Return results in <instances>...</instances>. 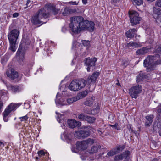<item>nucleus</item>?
I'll list each match as a JSON object with an SVG mask.
<instances>
[{
    "instance_id": "f257e3e1",
    "label": "nucleus",
    "mask_w": 161,
    "mask_h": 161,
    "mask_svg": "<svg viewBox=\"0 0 161 161\" xmlns=\"http://www.w3.org/2000/svg\"><path fill=\"white\" fill-rule=\"evenodd\" d=\"M69 26L70 30L75 34H78L84 30L92 32L94 30L95 24L92 21H89L81 16H74L70 19Z\"/></svg>"
},
{
    "instance_id": "f03ea898",
    "label": "nucleus",
    "mask_w": 161,
    "mask_h": 161,
    "mask_svg": "<svg viewBox=\"0 0 161 161\" xmlns=\"http://www.w3.org/2000/svg\"><path fill=\"white\" fill-rule=\"evenodd\" d=\"M49 16V13H46L44 8H42L32 16L31 21L32 24L36 25L42 23L41 19L43 18H47Z\"/></svg>"
},
{
    "instance_id": "7ed1b4c3",
    "label": "nucleus",
    "mask_w": 161,
    "mask_h": 161,
    "mask_svg": "<svg viewBox=\"0 0 161 161\" xmlns=\"http://www.w3.org/2000/svg\"><path fill=\"white\" fill-rule=\"evenodd\" d=\"M86 83V81L84 79L75 80H73L69 86L70 90L76 91L84 87Z\"/></svg>"
},
{
    "instance_id": "20e7f679",
    "label": "nucleus",
    "mask_w": 161,
    "mask_h": 161,
    "mask_svg": "<svg viewBox=\"0 0 161 161\" xmlns=\"http://www.w3.org/2000/svg\"><path fill=\"white\" fill-rule=\"evenodd\" d=\"M21 103H10L5 109L3 113V119L5 122H7L8 120V115L13 111L16 108L19 107L21 105Z\"/></svg>"
},
{
    "instance_id": "39448f33",
    "label": "nucleus",
    "mask_w": 161,
    "mask_h": 161,
    "mask_svg": "<svg viewBox=\"0 0 161 161\" xmlns=\"http://www.w3.org/2000/svg\"><path fill=\"white\" fill-rule=\"evenodd\" d=\"M155 57L154 56L149 55L144 60V65L145 67H147L146 70L147 72L152 70L154 68V62Z\"/></svg>"
},
{
    "instance_id": "423d86ee",
    "label": "nucleus",
    "mask_w": 161,
    "mask_h": 161,
    "mask_svg": "<svg viewBox=\"0 0 161 161\" xmlns=\"http://www.w3.org/2000/svg\"><path fill=\"white\" fill-rule=\"evenodd\" d=\"M130 21L132 26L136 25L139 23L141 18L139 17V14L134 10L130 11L129 12Z\"/></svg>"
},
{
    "instance_id": "0eeeda50",
    "label": "nucleus",
    "mask_w": 161,
    "mask_h": 161,
    "mask_svg": "<svg viewBox=\"0 0 161 161\" xmlns=\"http://www.w3.org/2000/svg\"><path fill=\"white\" fill-rule=\"evenodd\" d=\"M142 91L141 86L137 85L129 89V93L132 98L136 99Z\"/></svg>"
},
{
    "instance_id": "6e6552de",
    "label": "nucleus",
    "mask_w": 161,
    "mask_h": 161,
    "mask_svg": "<svg viewBox=\"0 0 161 161\" xmlns=\"http://www.w3.org/2000/svg\"><path fill=\"white\" fill-rule=\"evenodd\" d=\"M97 60V58L95 57L91 58L90 57H88L86 58L85 63L86 65L88 66L86 69L88 72L91 71V69H92V70H93V67L95 66V63Z\"/></svg>"
},
{
    "instance_id": "1a4fd4ad",
    "label": "nucleus",
    "mask_w": 161,
    "mask_h": 161,
    "mask_svg": "<svg viewBox=\"0 0 161 161\" xmlns=\"http://www.w3.org/2000/svg\"><path fill=\"white\" fill-rule=\"evenodd\" d=\"M19 34V31L17 29H13L11 31L8 35L9 42H16Z\"/></svg>"
},
{
    "instance_id": "9d476101",
    "label": "nucleus",
    "mask_w": 161,
    "mask_h": 161,
    "mask_svg": "<svg viewBox=\"0 0 161 161\" xmlns=\"http://www.w3.org/2000/svg\"><path fill=\"white\" fill-rule=\"evenodd\" d=\"M42 8H44L46 13H48L49 14L50 13L48 12L49 11H52V13L55 15L57 14L58 13V10L51 3H47Z\"/></svg>"
},
{
    "instance_id": "9b49d317",
    "label": "nucleus",
    "mask_w": 161,
    "mask_h": 161,
    "mask_svg": "<svg viewBox=\"0 0 161 161\" xmlns=\"http://www.w3.org/2000/svg\"><path fill=\"white\" fill-rule=\"evenodd\" d=\"M76 136L80 139L84 138L90 135V131L86 129H84L75 132Z\"/></svg>"
},
{
    "instance_id": "f8f14e48",
    "label": "nucleus",
    "mask_w": 161,
    "mask_h": 161,
    "mask_svg": "<svg viewBox=\"0 0 161 161\" xmlns=\"http://www.w3.org/2000/svg\"><path fill=\"white\" fill-rule=\"evenodd\" d=\"M6 73L8 77L13 80L17 78L18 77V73L13 69H8Z\"/></svg>"
},
{
    "instance_id": "ddd939ff",
    "label": "nucleus",
    "mask_w": 161,
    "mask_h": 161,
    "mask_svg": "<svg viewBox=\"0 0 161 161\" xmlns=\"http://www.w3.org/2000/svg\"><path fill=\"white\" fill-rule=\"evenodd\" d=\"M153 14L156 23L158 24L161 23V10L159 8H154Z\"/></svg>"
},
{
    "instance_id": "4468645a",
    "label": "nucleus",
    "mask_w": 161,
    "mask_h": 161,
    "mask_svg": "<svg viewBox=\"0 0 161 161\" xmlns=\"http://www.w3.org/2000/svg\"><path fill=\"white\" fill-rule=\"evenodd\" d=\"M25 45L24 43H22L19 49L17 51L16 54V57L17 58L19 59L20 61H23L24 58V55L23 51L20 48L21 46L23 47Z\"/></svg>"
},
{
    "instance_id": "2eb2a0df",
    "label": "nucleus",
    "mask_w": 161,
    "mask_h": 161,
    "mask_svg": "<svg viewBox=\"0 0 161 161\" xmlns=\"http://www.w3.org/2000/svg\"><path fill=\"white\" fill-rule=\"evenodd\" d=\"M67 123L69 126L71 128H74L77 126L79 127L81 125L80 122L72 119H69L67 121Z\"/></svg>"
},
{
    "instance_id": "dca6fc26",
    "label": "nucleus",
    "mask_w": 161,
    "mask_h": 161,
    "mask_svg": "<svg viewBox=\"0 0 161 161\" xmlns=\"http://www.w3.org/2000/svg\"><path fill=\"white\" fill-rule=\"evenodd\" d=\"M7 88L14 93L19 92L22 90L21 88L18 86H13L10 84L7 85Z\"/></svg>"
},
{
    "instance_id": "f3484780",
    "label": "nucleus",
    "mask_w": 161,
    "mask_h": 161,
    "mask_svg": "<svg viewBox=\"0 0 161 161\" xmlns=\"http://www.w3.org/2000/svg\"><path fill=\"white\" fill-rule=\"evenodd\" d=\"M151 48L147 46L143 47L137 50L136 52L137 55H143L149 52L150 51Z\"/></svg>"
},
{
    "instance_id": "a211bd4d",
    "label": "nucleus",
    "mask_w": 161,
    "mask_h": 161,
    "mask_svg": "<svg viewBox=\"0 0 161 161\" xmlns=\"http://www.w3.org/2000/svg\"><path fill=\"white\" fill-rule=\"evenodd\" d=\"M141 46V44L139 42L131 41L127 43L126 46L129 49H133L136 48L140 47Z\"/></svg>"
},
{
    "instance_id": "6ab92c4d",
    "label": "nucleus",
    "mask_w": 161,
    "mask_h": 161,
    "mask_svg": "<svg viewBox=\"0 0 161 161\" xmlns=\"http://www.w3.org/2000/svg\"><path fill=\"white\" fill-rule=\"evenodd\" d=\"M76 147L79 150H85L88 147L86 143L85 140L81 142H78L76 143Z\"/></svg>"
},
{
    "instance_id": "aec40b11",
    "label": "nucleus",
    "mask_w": 161,
    "mask_h": 161,
    "mask_svg": "<svg viewBox=\"0 0 161 161\" xmlns=\"http://www.w3.org/2000/svg\"><path fill=\"white\" fill-rule=\"evenodd\" d=\"M137 32V30L136 29L133 28L128 31L125 34L127 38H131L134 36L136 33Z\"/></svg>"
},
{
    "instance_id": "412c9836",
    "label": "nucleus",
    "mask_w": 161,
    "mask_h": 161,
    "mask_svg": "<svg viewBox=\"0 0 161 161\" xmlns=\"http://www.w3.org/2000/svg\"><path fill=\"white\" fill-rule=\"evenodd\" d=\"M99 75V73L98 72H94L91 76L88 77L87 79L88 82H95Z\"/></svg>"
},
{
    "instance_id": "4be33fe9",
    "label": "nucleus",
    "mask_w": 161,
    "mask_h": 161,
    "mask_svg": "<svg viewBox=\"0 0 161 161\" xmlns=\"http://www.w3.org/2000/svg\"><path fill=\"white\" fill-rule=\"evenodd\" d=\"M153 116L152 115H150L146 116L145 118L147 121L145 123V126L148 127L153 122Z\"/></svg>"
},
{
    "instance_id": "5701e85b",
    "label": "nucleus",
    "mask_w": 161,
    "mask_h": 161,
    "mask_svg": "<svg viewBox=\"0 0 161 161\" xmlns=\"http://www.w3.org/2000/svg\"><path fill=\"white\" fill-rule=\"evenodd\" d=\"M94 100V97H91L86 99L84 102V104L88 106H91L93 104Z\"/></svg>"
},
{
    "instance_id": "b1692460",
    "label": "nucleus",
    "mask_w": 161,
    "mask_h": 161,
    "mask_svg": "<svg viewBox=\"0 0 161 161\" xmlns=\"http://www.w3.org/2000/svg\"><path fill=\"white\" fill-rule=\"evenodd\" d=\"M161 127V119H159L155 122L153 126V129L154 130H156L157 129H159Z\"/></svg>"
},
{
    "instance_id": "393cba45",
    "label": "nucleus",
    "mask_w": 161,
    "mask_h": 161,
    "mask_svg": "<svg viewBox=\"0 0 161 161\" xmlns=\"http://www.w3.org/2000/svg\"><path fill=\"white\" fill-rule=\"evenodd\" d=\"M100 148L101 146L100 145L93 146L91 147L90 149L89 150V152L91 153H95L97 152L98 149Z\"/></svg>"
},
{
    "instance_id": "a878e982",
    "label": "nucleus",
    "mask_w": 161,
    "mask_h": 161,
    "mask_svg": "<svg viewBox=\"0 0 161 161\" xmlns=\"http://www.w3.org/2000/svg\"><path fill=\"white\" fill-rule=\"evenodd\" d=\"M10 43L9 49L13 52H15L16 49V42H9Z\"/></svg>"
},
{
    "instance_id": "bb28decb",
    "label": "nucleus",
    "mask_w": 161,
    "mask_h": 161,
    "mask_svg": "<svg viewBox=\"0 0 161 161\" xmlns=\"http://www.w3.org/2000/svg\"><path fill=\"white\" fill-rule=\"evenodd\" d=\"M146 75L143 73H140L137 76L136 81L137 82H139L144 78H146Z\"/></svg>"
},
{
    "instance_id": "cd10ccee",
    "label": "nucleus",
    "mask_w": 161,
    "mask_h": 161,
    "mask_svg": "<svg viewBox=\"0 0 161 161\" xmlns=\"http://www.w3.org/2000/svg\"><path fill=\"white\" fill-rule=\"evenodd\" d=\"M79 99V97H74L67 99V102L68 104H70L76 101Z\"/></svg>"
},
{
    "instance_id": "c85d7f7f",
    "label": "nucleus",
    "mask_w": 161,
    "mask_h": 161,
    "mask_svg": "<svg viewBox=\"0 0 161 161\" xmlns=\"http://www.w3.org/2000/svg\"><path fill=\"white\" fill-rule=\"evenodd\" d=\"M117 153V151H116L115 149H114L111 150L110 151L107 153V157H109L110 156H112Z\"/></svg>"
},
{
    "instance_id": "c756f323",
    "label": "nucleus",
    "mask_w": 161,
    "mask_h": 161,
    "mask_svg": "<svg viewBox=\"0 0 161 161\" xmlns=\"http://www.w3.org/2000/svg\"><path fill=\"white\" fill-rule=\"evenodd\" d=\"M87 116L83 113H81L78 115L77 118L81 121H84L86 120Z\"/></svg>"
},
{
    "instance_id": "7c9ffc66",
    "label": "nucleus",
    "mask_w": 161,
    "mask_h": 161,
    "mask_svg": "<svg viewBox=\"0 0 161 161\" xmlns=\"http://www.w3.org/2000/svg\"><path fill=\"white\" fill-rule=\"evenodd\" d=\"M95 120V118L93 117H91L87 116L86 119V121L90 123H92L94 122Z\"/></svg>"
},
{
    "instance_id": "2f4dec72",
    "label": "nucleus",
    "mask_w": 161,
    "mask_h": 161,
    "mask_svg": "<svg viewBox=\"0 0 161 161\" xmlns=\"http://www.w3.org/2000/svg\"><path fill=\"white\" fill-rule=\"evenodd\" d=\"M86 142V143L87 146L89 145H91L94 143V140L92 139L88 138L87 140H85Z\"/></svg>"
},
{
    "instance_id": "473e14b6",
    "label": "nucleus",
    "mask_w": 161,
    "mask_h": 161,
    "mask_svg": "<svg viewBox=\"0 0 161 161\" xmlns=\"http://www.w3.org/2000/svg\"><path fill=\"white\" fill-rule=\"evenodd\" d=\"M157 113L159 117L161 118V104H159L157 108Z\"/></svg>"
},
{
    "instance_id": "72a5a7b5",
    "label": "nucleus",
    "mask_w": 161,
    "mask_h": 161,
    "mask_svg": "<svg viewBox=\"0 0 161 161\" xmlns=\"http://www.w3.org/2000/svg\"><path fill=\"white\" fill-rule=\"evenodd\" d=\"M122 154L115 156L114 158V160L117 161L119 160H122L124 159Z\"/></svg>"
},
{
    "instance_id": "f704fd0d",
    "label": "nucleus",
    "mask_w": 161,
    "mask_h": 161,
    "mask_svg": "<svg viewBox=\"0 0 161 161\" xmlns=\"http://www.w3.org/2000/svg\"><path fill=\"white\" fill-rule=\"evenodd\" d=\"M82 42L83 45L85 46L89 47L90 46V42L89 41L82 40Z\"/></svg>"
},
{
    "instance_id": "c9c22d12",
    "label": "nucleus",
    "mask_w": 161,
    "mask_h": 161,
    "mask_svg": "<svg viewBox=\"0 0 161 161\" xmlns=\"http://www.w3.org/2000/svg\"><path fill=\"white\" fill-rule=\"evenodd\" d=\"M88 93V92L86 90H85L81 92L79 94L81 97L83 98L86 97Z\"/></svg>"
},
{
    "instance_id": "e433bc0d",
    "label": "nucleus",
    "mask_w": 161,
    "mask_h": 161,
    "mask_svg": "<svg viewBox=\"0 0 161 161\" xmlns=\"http://www.w3.org/2000/svg\"><path fill=\"white\" fill-rule=\"evenodd\" d=\"M125 148V146L124 145L119 146L116 147L114 149H115L117 151V153L119 152L122 151Z\"/></svg>"
},
{
    "instance_id": "4c0bfd02",
    "label": "nucleus",
    "mask_w": 161,
    "mask_h": 161,
    "mask_svg": "<svg viewBox=\"0 0 161 161\" xmlns=\"http://www.w3.org/2000/svg\"><path fill=\"white\" fill-rule=\"evenodd\" d=\"M133 1L136 4L139 6L143 4V0H134Z\"/></svg>"
},
{
    "instance_id": "58836bf2",
    "label": "nucleus",
    "mask_w": 161,
    "mask_h": 161,
    "mask_svg": "<svg viewBox=\"0 0 161 161\" xmlns=\"http://www.w3.org/2000/svg\"><path fill=\"white\" fill-rule=\"evenodd\" d=\"M70 13L69 10L68 8H65L64 12L62 13V14L64 16H67Z\"/></svg>"
},
{
    "instance_id": "ea45409f",
    "label": "nucleus",
    "mask_w": 161,
    "mask_h": 161,
    "mask_svg": "<svg viewBox=\"0 0 161 161\" xmlns=\"http://www.w3.org/2000/svg\"><path fill=\"white\" fill-rule=\"evenodd\" d=\"M28 118V117L27 115H26L23 117H20L19 118V119L21 121H26L27 120Z\"/></svg>"
},
{
    "instance_id": "a19ab883",
    "label": "nucleus",
    "mask_w": 161,
    "mask_h": 161,
    "mask_svg": "<svg viewBox=\"0 0 161 161\" xmlns=\"http://www.w3.org/2000/svg\"><path fill=\"white\" fill-rule=\"evenodd\" d=\"M46 153L43 150H41L37 152V154L39 157H41L45 155Z\"/></svg>"
},
{
    "instance_id": "79ce46f5",
    "label": "nucleus",
    "mask_w": 161,
    "mask_h": 161,
    "mask_svg": "<svg viewBox=\"0 0 161 161\" xmlns=\"http://www.w3.org/2000/svg\"><path fill=\"white\" fill-rule=\"evenodd\" d=\"M129 154L130 152L128 151H126L122 154L124 158H126L129 156Z\"/></svg>"
},
{
    "instance_id": "37998d69",
    "label": "nucleus",
    "mask_w": 161,
    "mask_h": 161,
    "mask_svg": "<svg viewBox=\"0 0 161 161\" xmlns=\"http://www.w3.org/2000/svg\"><path fill=\"white\" fill-rule=\"evenodd\" d=\"M155 51L156 53L161 54V45L156 46Z\"/></svg>"
},
{
    "instance_id": "c03bdc74",
    "label": "nucleus",
    "mask_w": 161,
    "mask_h": 161,
    "mask_svg": "<svg viewBox=\"0 0 161 161\" xmlns=\"http://www.w3.org/2000/svg\"><path fill=\"white\" fill-rule=\"evenodd\" d=\"M118 124L117 123H116L114 125H110V127L115 128V129H117V130H120V128L119 127H118Z\"/></svg>"
},
{
    "instance_id": "a18cd8bd",
    "label": "nucleus",
    "mask_w": 161,
    "mask_h": 161,
    "mask_svg": "<svg viewBox=\"0 0 161 161\" xmlns=\"http://www.w3.org/2000/svg\"><path fill=\"white\" fill-rule=\"evenodd\" d=\"M155 6L161 8V0H157L155 2Z\"/></svg>"
},
{
    "instance_id": "49530a36",
    "label": "nucleus",
    "mask_w": 161,
    "mask_h": 161,
    "mask_svg": "<svg viewBox=\"0 0 161 161\" xmlns=\"http://www.w3.org/2000/svg\"><path fill=\"white\" fill-rule=\"evenodd\" d=\"M161 64V60H158L156 61H154V67L157 65Z\"/></svg>"
},
{
    "instance_id": "de8ad7c7",
    "label": "nucleus",
    "mask_w": 161,
    "mask_h": 161,
    "mask_svg": "<svg viewBox=\"0 0 161 161\" xmlns=\"http://www.w3.org/2000/svg\"><path fill=\"white\" fill-rule=\"evenodd\" d=\"M84 112L86 114H90L91 113V110L85 108L84 109Z\"/></svg>"
},
{
    "instance_id": "09e8293b",
    "label": "nucleus",
    "mask_w": 161,
    "mask_h": 161,
    "mask_svg": "<svg viewBox=\"0 0 161 161\" xmlns=\"http://www.w3.org/2000/svg\"><path fill=\"white\" fill-rule=\"evenodd\" d=\"M0 95L1 96L6 95L7 92L4 91H2L0 92Z\"/></svg>"
},
{
    "instance_id": "8fccbe9b",
    "label": "nucleus",
    "mask_w": 161,
    "mask_h": 161,
    "mask_svg": "<svg viewBox=\"0 0 161 161\" xmlns=\"http://www.w3.org/2000/svg\"><path fill=\"white\" fill-rule=\"evenodd\" d=\"M120 0H111L110 2L112 4H115L119 2Z\"/></svg>"
},
{
    "instance_id": "3c124183",
    "label": "nucleus",
    "mask_w": 161,
    "mask_h": 161,
    "mask_svg": "<svg viewBox=\"0 0 161 161\" xmlns=\"http://www.w3.org/2000/svg\"><path fill=\"white\" fill-rule=\"evenodd\" d=\"M69 3L73 5H77L78 4V3H77L76 1H71L69 2Z\"/></svg>"
},
{
    "instance_id": "603ef678",
    "label": "nucleus",
    "mask_w": 161,
    "mask_h": 161,
    "mask_svg": "<svg viewBox=\"0 0 161 161\" xmlns=\"http://www.w3.org/2000/svg\"><path fill=\"white\" fill-rule=\"evenodd\" d=\"M19 15L18 13H14L13 15V17L14 18L17 17Z\"/></svg>"
},
{
    "instance_id": "864d4df0",
    "label": "nucleus",
    "mask_w": 161,
    "mask_h": 161,
    "mask_svg": "<svg viewBox=\"0 0 161 161\" xmlns=\"http://www.w3.org/2000/svg\"><path fill=\"white\" fill-rule=\"evenodd\" d=\"M56 113L58 114V118H60L62 117V115L59 113L56 112Z\"/></svg>"
},
{
    "instance_id": "5fc2aeb1",
    "label": "nucleus",
    "mask_w": 161,
    "mask_h": 161,
    "mask_svg": "<svg viewBox=\"0 0 161 161\" xmlns=\"http://www.w3.org/2000/svg\"><path fill=\"white\" fill-rule=\"evenodd\" d=\"M83 4H86L87 3V0H82Z\"/></svg>"
},
{
    "instance_id": "6e6d98bb",
    "label": "nucleus",
    "mask_w": 161,
    "mask_h": 161,
    "mask_svg": "<svg viewBox=\"0 0 161 161\" xmlns=\"http://www.w3.org/2000/svg\"><path fill=\"white\" fill-rule=\"evenodd\" d=\"M97 131H98V134L100 135H101L103 133V132L102 131H101L99 130H97Z\"/></svg>"
},
{
    "instance_id": "4d7b16f0",
    "label": "nucleus",
    "mask_w": 161,
    "mask_h": 161,
    "mask_svg": "<svg viewBox=\"0 0 161 161\" xmlns=\"http://www.w3.org/2000/svg\"><path fill=\"white\" fill-rule=\"evenodd\" d=\"M31 1L30 0H28L27 1V3H26V5L28 6V4L30 3Z\"/></svg>"
},
{
    "instance_id": "13d9d810",
    "label": "nucleus",
    "mask_w": 161,
    "mask_h": 161,
    "mask_svg": "<svg viewBox=\"0 0 161 161\" xmlns=\"http://www.w3.org/2000/svg\"><path fill=\"white\" fill-rule=\"evenodd\" d=\"M148 1H149V2H152L154 1H155V0H147Z\"/></svg>"
},
{
    "instance_id": "bf43d9fd",
    "label": "nucleus",
    "mask_w": 161,
    "mask_h": 161,
    "mask_svg": "<svg viewBox=\"0 0 161 161\" xmlns=\"http://www.w3.org/2000/svg\"><path fill=\"white\" fill-rule=\"evenodd\" d=\"M118 83H116V84L118 85H120V84L119 83V81L118 80Z\"/></svg>"
},
{
    "instance_id": "052dcab7",
    "label": "nucleus",
    "mask_w": 161,
    "mask_h": 161,
    "mask_svg": "<svg viewBox=\"0 0 161 161\" xmlns=\"http://www.w3.org/2000/svg\"><path fill=\"white\" fill-rule=\"evenodd\" d=\"M35 159H36V160L37 161H38L39 159V158L38 157H36Z\"/></svg>"
},
{
    "instance_id": "680f3d73",
    "label": "nucleus",
    "mask_w": 161,
    "mask_h": 161,
    "mask_svg": "<svg viewBox=\"0 0 161 161\" xmlns=\"http://www.w3.org/2000/svg\"><path fill=\"white\" fill-rule=\"evenodd\" d=\"M159 135L161 136V131H160L159 132Z\"/></svg>"
},
{
    "instance_id": "e2e57ef3",
    "label": "nucleus",
    "mask_w": 161,
    "mask_h": 161,
    "mask_svg": "<svg viewBox=\"0 0 161 161\" xmlns=\"http://www.w3.org/2000/svg\"><path fill=\"white\" fill-rule=\"evenodd\" d=\"M2 47V43L0 44V48H1Z\"/></svg>"
},
{
    "instance_id": "0e129e2a",
    "label": "nucleus",
    "mask_w": 161,
    "mask_h": 161,
    "mask_svg": "<svg viewBox=\"0 0 161 161\" xmlns=\"http://www.w3.org/2000/svg\"><path fill=\"white\" fill-rule=\"evenodd\" d=\"M3 142L0 141V146L2 144Z\"/></svg>"
},
{
    "instance_id": "69168bd1",
    "label": "nucleus",
    "mask_w": 161,
    "mask_h": 161,
    "mask_svg": "<svg viewBox=\"0 0 161 161\" xmlns=\"http://www.w3.org/2000/svg\"><path fill=\"white\" fill-rule=\"evenodd\" d=\"M158 153H159V154H161V150L159 151V152Z\"/></svg>"
},
{
    "instance_id": "338daca9",
    "label": "nucleus",
    "mask_w": 161,
    "mask_h": 161,
    "mask_svg": "<svg viewBox=\"0 0 161 161\" xmlns=\"http://www.w3.org/2000/svg\"><path fill=\"white\" fill-rule=\"evenodd\" d=\"M51 42V43H53V42L52 41H51V42Z\"/></svg>"
},
{
    "instance_id": "774afa93",
    "label": "nucleus",
    "mask_w": 161,
    "mask_h": 161,
    "mask_svg": "<svg viewBox=\"0 0 161 161\" xmlns=\"http://www.w3.org/2000/svg\"><path fill=\"white\" fill-rule=\"evenodd\" d=\"M57 96H58V95L57 94V95H56V97H57Z\"/></svg>"
}]
</instances>
